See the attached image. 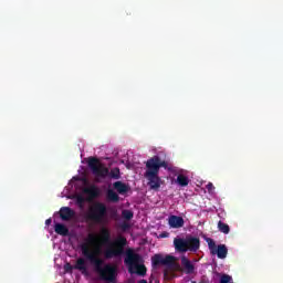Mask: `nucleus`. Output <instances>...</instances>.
<instances>
[{"mask_svg": "<svg viewBox=\"0 0 283 283\" xmlns=\"http://www.w3.org/2000/svg\"><path fill=\"white\" fill-rule=\"evenodd\" d=\"M85 218L95 224H103V222H105V218H107V206L103 202L93 203L88 207Z\"/></svg>", "mask_w": 283, "mask_h": 283, "instance_id": "nucleus-4", "label": "nucleus"}, {"mask_svg": "<svg viewBox=\"0 0 283 283\" xmlns=\"http://www.w3.org/2000/svg\"><path fill=\"white\" fill-rule=\"evenodd\" d=\"M168 224L170 229H182V227H185V219L182 217L171 214L168 218Z\"/></svg>", "mask_w": 283, "mask_h": 283, "instance_id": "nucleus-10", "label": "nucleus"}, {"mask_svg": "<svg viewBox=\"0 0 283 283\" xmlns=\"http://www.w3.org/2000/svg\"><path fill=\"white\" fill-rule=\"evenodd\" d=\"M83 202H85V198H83L82 196L77 197V203L83 205Z\"/></svg>", "mask_w": 283, "mask_h": 283, "instance_id": "nucleus-27", "label": "nucleus"}, {"mask_svg": "<svg viewBox=\"0 0 283 283\" xmlns=\"http://www.w3.org/2000/svg\"><path fill=\"white\" fill-rule=\"evenodd\" d=\"M219 283H233V277H231V275H229V274H223L220 277V282Z\"/></svg>", "mask_w": 283, "mask_h": 283, "instance_id": "nucleus-23", "label": "nucleus"}, {"mask_svg": "<svg viewBox=\"0 0 283 283\" xmlns=\"http://www.w3.org/2000/svg\"><path fill=\"white\" fill-rule=\"evenodd\" d=\"M177 184L179 185V187H187L189 185V177L185 175H178Z\"/></svg>", "mask_w": 283, "mask_h": 283, "instance_id": "nucleus-19", "label": "nucleus"}, {"mask_svg": "<svg viewBox=\"0 0 283 283\" xmlns=\"http://www.w3.org/2000/svg\"><path fill=\"white\" fill-rule=\"evenodd\" d=\"M122 216L125 220H132L134 212H132V210H123Z\"/></svg>", "mask_w": 283, "mask_h": 283, "instance_id": "nucleus-24", "label": "nucleus"}, {"mask_svg": "<svg viewBox=\"0 0 283 283\" xmlns=\"http://www.w3.org/2000/svg\"><path fill=\"white\" fill-rule=\"evenodd\" d=\"M122 229H123V231H127V229H129L128 223H123Z\"/></svg>", "mask_w": 283, "mask_h": 283, "instance_id": "nucleus-28", "label": "nucleus"}, {"mask_svg": "<svg viewBox=\"0 0 283 283\" xmlns=\"http://www.w3.org/2000/svg\"><path fill=\"white\" fill-rule=\"evenodd\" d=\"M64 271H65L66 273H72V271H74V266H73L72 264H70V263H66V264L64 265Z\"/></svg>", "mask_w": 283, "mask_h": 283, "instance_id": "nucleus-25", "label": "nucleus"}, {"mask_svg": "<svg viewBox=\"0 0 283 283\" xmlns=\"http://www.w3.org/2000/svg\"><path fill=\"white\" fill-rule=\"evenodd\" d=\"M113 187L115 190H117V193H119L120 196H123V195L127 193V191H129V186H127L123 181H115L113 184Z\"/></svg>", "mask_w": 283, "mask_h": 283, "instance_id": "nucleus-14", "label": "nucleus"}, {"mask_svg": "<svg viewBox=\"0 0 283 283\" xmlns=\"http://www.w3.org/2000/svg\"><path fill=\"white\" fill-rule=\"evenodd\" d=\"M176 262V258L171 255H166L163 260L164 266H174V263Z\"/></svg>", "mask_w": 283, "mask_h": 283, "instance_id": "nucleus-21", "label": "nucleus"}, {"mask_svg": "<svg viewBox=\"0 0 283 283\" xmlns=\"http://www.w3.org/2000/svg\"><path fill=\"white\" fill-rule=\"evenodd\" d=\"M146 180H148V187L153 191H158L163 185V179H160V176H158V172L156 170H153L151 168H146V171L144 174Z\"/></svg>", "mask_w": 283, "mask_h": 283, "instance_id": "nucleus-7", "label": "nucleus"}, {"mask_svg": "<svg viewBox=\"0 0 283 283\" xmlns=\"http://www.w3.org/2000/svg\"><path fill=\"white\" fill-rule=\"evenodd\" d=\"M186 249L187 251L196 253L200 249V239L196 237H187Z\"/></svg>", "mask_w": 283, "mask_h": 283, "instance_id": "nucleus-9", "label": "nucleus"}, {"mask_svg": "<svg viewBox=\"0 0 283 283\" xmlns=\"http://www.w3.org/2000/svg\"><path fill=\"white\" fill-rule=\"evenodd\" d=\"M167 169V161L160 159L159 156H154L146 161V169H153L157 174H160V168Z\"/></svg>", "mask_w": 283, "mask_h": 283, "instance_id": "nucleus-8", "label": "nucleus"}, {"mask_svg": "<svg viewBox=\"0 0 283 283\" xmlns=\"http://www.w3.org/2000/svg\"><path fill=\"white\" fill-rule=\"evenodd\" d=\"M124 262L126 266H128V272L132 274L140 275L144 277V275H147V268L145 264H143L144 260L143 256L133 250H128L126 252V256L124 259Z\"/></svg>", "mask_w": 283, "mask_h": 283, "instance_id": "nucleus-3", "label": "nucleus"}, {"mask_svg": "<svg viewBox=\"0 0 283 283\" xmlns=\"http://www.w3.org/2000/svg\"><path fill=\"white\" fill-rule=\"evenodd\" d=\"M125 247H127V238L119 235L112 243L111 248L104 250V258L106 260H112V258H120L125 253Z\"/></svg>", "mask_w": 283, "mask_h": 283, "instance_id": "nucleus-5", "label": "nucleus"}, {"mask_svg": "<svg viewBox=\"0 0 283 283\" xmlns=\"http://www.w3.org/2000/svg\"><path fill=\"white\" fill-rule=\"evenodd\" d=\"M138 283H147V280H140Z\"/></svg>", "mask_w": 283, "mask_h": 283, "instance_id": "nucleus-30", "label": "nucleus"}, {"mask_svg": "<svg viewBox=\"0 0 283 283\" xmlns=\"http://www.w3.org/2000/svg\"><path fill=\"white\" fill-rule=\"evenodd\" d=\"M174 247L178 251V253H187V239L175 238Z\"/></svg>", "mask_w": 283, "mask_h": 283, "instance_id": "nucleus-11", "label": "nucleus"}, {"mask_svg": "<svg viewBox=\"0 0 283 283\" xmlns=\"http://www.w3.org/2000/svg\"><path fill=\"white\" fill-rule=\"evenodd\" d=\"M45 224H46V227H50V224H52V219H46Z\"/></svg>", "mask_w": 283, "mask_h": 283, "instance_id": "nucleus-29", "label": "nucleus"}, {"mask_svg": "<svg viewBox=\"0 0 283 283\" xmlns=\"http://www.w3.org/2000/svg\"><path fill=\"white\" fill-rule=\"evenodd\" d=\"M60 218L64 221L72 220L74 218V210L70 207H62L60 209Z\"/></svg>", "mask_w": 283, "mask_h": 283, "instance_id": "nucleus-12", "label": "nucleus"}, {"mask_svg": "<svg viewBox=\"0 0 283 283\" xmlns=\"http://www.w3.org/2000/svg\"><path fill=\"white\" fill-rule=\"evenodd\" d=\"M112 243V231L107 227L99 229V235L90 233L85 241L80 245L82 254L91 264H93L96 273L103 282L114 283L116 282V268L109 263L105 264V261L101 258L103 248L105 244ZM103 264H105L103 266Z\"/></svg>", "mask_w": 283, "mask_h": 283, "instance_id": "nucleus-1", "label": "nucleus"}, {"mask_svg": "<svg viewBox=\"0 0 283 283\" xmlns=\"http://www.w3.org/2000/svg\"><path fill=\"white\" fill-rule=\"evenodd\" d=\"M218 229L221 233H224L226 235H229V233L231 231V228L229 227V224H227L222 221L218 222Z\"/></svg>", "mask_w": 283, "mask_h": 283, "instance_id": "nucleus-20", "label": "nucleus"}, {"mask_svg": "<svg viewBox=\"0 0 283 283\" xmlns=\"http://www.w3.org/2000/svg\"><path fill=\"white\" fill-rule=\"evenodd\" d=\"M151 260H153V264L155 266H158V265L163 264L164 258L160 254H155Z\"/></svg>", "mask_w": 283, "mask_h": 283, "instance_id": "nucleus-22", "label": "nucleus"}, {"mask_svg": "<svg viewBox=\"0 0 283 283\" xmlns=\"http://www.w3.org/2000/svg\"><path fill=\"white\" fill-rule=\"evenodd\" d=\"M87 165L93 176H96L97 178H107V176H109L114 180H120V168L118 167H115L109 171V168L101 164V160L96 157H90Z\"/></svg>", "mask_w": 283, "mask_h": 283, "instance_id": "nucleus-2", "label": "nucleus"}, {"mask_svg": "<svg viewBox=\"0 0 283 283\" xmlns=\"http://www.w3.org/2000/svg\"><path fill=\"white\" fill-rule=\"evenodd\" d=\"M206 189L208 190L209 193H213V191H216V186H213L211 182H209L206 186Z\"/></svg>", "mask_w": 283, "mask_h": 283, "instance_id": "nucleus-26", "label": "nucleus"}, {"mask_svg": "<svg viewBox=\"0 0 283 283\" xmlns=\"http://www.w3.org/2000/svg\"><path fill=\"white\" fill-rule=\"evenodd\" d=\"M83 192L86 193V196H90V198H98V196H101V190L94 185L85 187Z\"/></svg>", "mask_w": 283, "mask_h": 283, "instance_id": "nucleus-13", "label": "nucleus"}, {"mask_svg": "<svg viewBox=\"0 0 283 283\" xmlns=\"http://www.w3.org/2000/svg\"><path fill=\"white\" fill-rule=\"evenodd\" d=\"M54 231L57 235H62L63 238H67V235H70V229H67L63 223H55Z\"/></svg>", "mask_w": 283, "mask_h": 283, "instance_id": "nucleus-15", "label": "nucleus"}, {"mask_svg": "<svg viewBox=\"0 0 283 283\" xmlns=\"http://www.w3.org/2000/svg\"><path fill=\"white\" fill-rule=\"evenodd\" d=\"M74 269L76 271H81L83 275H87V265L85 264V260L83 258H78L76 260Z\"/></svg>", "mask_w": 283, "mask_h": 283, "instance_id": "nucleus-17", "label": "nucleus"}, {"mask_svg": "<svg viewBox=\"0 0 283 283\" xmlns=\"http://www.w3.org/2000/svg\"><path fill=\"white\" fill-rule=\"evenodd\" d=\"M106 198L108 202H118L120 200V197L118 196V193L112 189L107 190Z\"/></svg>", "mask_w": 283, "mask_h": 283, "instance_id": "nucleus-18", "label": "nucleus"}, {"mask_svg": "<svg viewBox=\"0 0 283 283\" xmlns=\"http://www.w3.org/2000/svg\"><path fill=\"white\" fill-rule=\"evenodd\" d=\"M161 238H167V235L166 234H161Z\"/></svg>", "mask_w": 283, "mask_h": 283, "instance_id": "nucleus-31", "label": "nucleus"}, {"mask_svg": "<svg viewBox=\"0 0 283 283\" xmlns=\"http://www.w3.org/2000/svg\"><path fill=\"white\" fill-rule=\"evenodd\" d=\"M206 242L208 244L211 255H217L219 260H224L229 254V249L226 244L216 245V241L211 238H207Z\"/></svg>", "mask_w": 283, "mask_h": 283, "instance_id": "nucleus-6", "label": "nucleus"}, {"mask_svg": "<svg viewBox=\"0 0 283 283\" xmlns=\"http://www.w3.org/2000/svg\"><path fill=\"white\" fill-rule=\"evenodd\" d=\"M181 266H184L186 273L191 274L193 271H196V266H193V263L187 256L181 258Z\"/></svg>", "mask_w": 283, "mask_h": 283, "instance_id": "nucleus-16", "label": "nucleus"}]
</instances>
